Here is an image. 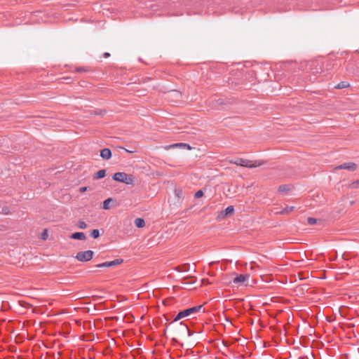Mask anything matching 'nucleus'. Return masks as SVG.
Here are the masks:
<instances>
[{
    "instance_id": "f257e3e1",
    "label": "nucleus",
    "mask_w": 359,
    "mask_h": 359,
    "mask_svg": "<svg viewBox=\"0 0 359 359\" xmlns=\"http://www.w3.org/2000/svg\"><path fill=\"white\" fill-rule=\"evenodd\" d=\"M112 179L114 181L122 182L127 185L133 186L135 184V177L132 174L118 172L113 175Z\"/></svg>"
},
{
    "instance_id": "f03ea898",
    "label": "nucleus",
    "mask_w": 359,
    "mask_h": 359,
    "mask_svg": "<svg viewBox=\"0 0 359 359\" xmlns=\"http://www.w3.org/2000/svg\"><path fill=\"white\" fill-rule=\"evenodd\" d=\"M229 162L231 164H235L237 165H241L243 167H246V168H256V167L261 166L264 164V161H253L245 160V159L240 158H238L235 160H231Z\"/></svg>"
},
{
    "instance_id": "7ed1b4c3",
    "label": "nucleus",
    "mask_w": 359,
    "mask_h": 359,
    "mask_svg": "<svg viewBox=\"0 0 359 359\" xmlns=\"http://www.w3.org/2000/svg\"><path fill=\"white\" fill-rule=\"evenodd\" d=\"M202 308V306H194L191 308H189L187 309H184L183 311H180L177 315L175 316L174 321H177L183 318L189 316L194 313L199 311Z\"/></svg>"
},
{
    "instance_id": "20e7f679",
    "label": "nucleus",
    "mask_w": 359,
    "mask_h": 359,
    "mask_svg": "<svg viewBox=\"0 0 359 359\" xmlns=\"http://www.w3.org/2000/svg\"><path fill=\"white\" fill-rule=\"evenodd\" d=\"M94 252L92 250L81 251L76 255V259L80 262H88L92 259Z\"/></svg>"
},
{
    "instance_id": "39448f33",
    "label": "nucleus",
    "mask_w": 359,
    "mask_h": 359,
    "mask_svg": "<svg viewBox=\"0 0 359 359\" xmlns=\"http://www.w3.org/2000/svg\"><path fill=\"white\" fill-rule=\"evenodd\" d=\"M123 262V260L122 259H116L113 261L105 262L97 264L95 266L97 268L111 267L114 266L121 264Z\"/></svg>"
},
{
    "instance_id": "423d86ee",
    "label": "nucleus",
    "mask_w": 359,
    "mask_h": 359,
    "mask_svg": "<svg viewBox=\"0 0 359 359\" xmlns=\"http://www.w3.org/2000/svg\"><path fill=\"white\" fill-rule=\"evenodd\" d=\"M234 212L233 206H228L224 210L219 212L217 215L218 219H224L228 215L232 214Z\"/></svg>"
},
{
    "instance_id": "0eeeda50",
    "label": "nucleus",
    "mask_w": 359,
    "mask_h": 359,
    "mask_svg": "<svg viewBox=\"0 0 359 359\" xmlns=\"http://www.w3.org/2000/svg\"><path fill=\"white\" fill-rule=\"evenodd\" d=\"M248 278H249V275L240 274L233 278V283L240 285L243 284Z\"/></svg>"
},
{
    "instance_id": "6e6552de",
    "label": "nucleus",
    "mask_w": 359,
    "mask_h": 359,
    "mask_svg": "<svg viewBox=\"0 0 359 359\" xmlns=\"http://www.w3.org/2000/svg\"><path fill=\"white\" fill-rule=\"evenodd\" d=\"M336 169H346L354 171L357 169V165L354 163H345L336 168Z\"/></svg>"
},
{
    "instance_id": "1a4fd4ad",
    "label": "nucleus",
    "mask_w": 359,
    "mask_h": 359,
    "mask_svg": "<svg viewBox=\"0 0 359 359\" xmlns=\"http://www.w3.org/2000/svg\"><path fill=\"white\" fill-rule=\"evenodd\" d=\"M100 156L104 160H109L111 157V151L109 149L105 148L100 151Z\"/></svg>"
},
{
    "instance_id": "9d476101",
    "label": "nucleus",
    "mask_w": 359,
    "mask_h": 359,
    "mask_svg": "<svg viewBox=\"0 0 359 359\" xmlns=\"http://www.w3.org/2000/svg\"><path fill=\"white\" fill-rule=\"evenodd\" d=\"M70 238L72 239H78V240L84 241L86 239V236L83 232H76V233L71 234Z\"/></svg>"
},
{
    "instance_id": "9b49d317",
    "label": "nucleus",
    "mask_w": 359,
    "mask_h": 359,
    "mask_svg": "<svg viewBox=\"0 0 359 359\" xmlns=\"http://www.w3.org/2000/svg\"><path fill=\"white\" fill-rule=\"evenodd\" d=\"M177 147H180V148H188V149H191L190 146L187 144H185V143H175V144H170L168 147H165L166 149H170V148H177Z\"/></svg>"
},
{
    "instance_id": "f8f14e48",
    "label": "nucleus",
    "mask_w": 359,
    "mask_h": 359,
    "mask_svg": "<svg viewBox=\"0 0 359 359\" xmlns=\"http://www.w3.org/2000/svg\"><path fill=\"white\" fill-rule=\"evenodd\" d=\"M135 224L138 228H142L145 226V222L142 218H137L135 219Z\"/></svg>"
},
{
    "instance_id": "ddd939ff",
    "label": "nucleus",
    "mask_w": 359,
    "mask_h": 359,
    "mask_svg": "<svg viewBox=\"0 0 359 359\" xmlns=\"http://www.w3.org/2000/svg\"><path fill=\"white\" fill-rule=\"evenodd\" d=\"M106 175V170L102 169V170H98L95 176H94V179H101V178H103L104 177H105Z\"/></svg>"
},
{
    "instance_id": "4468645a",
    "label": "nucleus",
    "mask_w": 359,
    "mask_h": 359,
    "mask_svg": "<svg viewBox=\"0 0 359 359\" xmlns=\"http://www.w3.org/2000/svg\"><path fill=\"white\" fill-rule=\"evenodd\" d=\"M113 201V198H108L107 199H106L104 202H103V204H102V208L104 210H109L110 209V206H109V204L110 203Z\"/></svg>"
},
{
    "instance_id": "2eb2a0df",
    "label": "nucleus",
    "mask_w": 359,
    "mask_h": 359,
    "mask_svg": "<svg viewBox=\"0 0 359 359\" xmlns=\"http://www.w3.org/2000/svg\"><path fill=\"white\" fill-rule=\"evenodd\" d=\"M294 208L293 206L287 207L285 208H283L282 210H280L279 212V213L281 215L288 214V213L291 212L294 210Z\"/></svg>"
},
{
    "instance_id": "dca6fc26",
    "label": "nucleus",
    "mask_w": 359,
    "mask_h": 359,
    "mask_svg": "<svg viewBox=\"0 0 359 359\" xmlns=\"http://www.w3.org/2000/svg\"><path fill=\"white\" fill-rule=\"evenodd\" d=\"M179 269L181 271H188L190 269L189 264H184L179 266Z\"/></svg>"
},
{
    "instance_id": "f3484780",
    "label": "nucleus",
    "mask_w": 359,
    "mask_h": 359,
    "mask_svg": "<svg viewBox=\"0 0 359 359\" xmlns=\"http://www.w3.org/2000/svg\"><path fill=\"white\" fill-rule=\"evenodd\" d=\"M90 236L93 237V238H97L100 236V231L98 229H93L91 232H90Z\"/></svg>"
},
{
    "instance_id": "a211bd4d",
    "label": "nucleus",
    "mask_w": 359,
    "mask_h": 359,
    "mask_svg": "<svg viewBox=\"0 0 359 359\" xmlns=\"http://www.w3.org/2000/svg\"><path fill=\"white\" fill-rule=\"evenodd\" d=\"M290 190L288 185H281L278 187V191L280 192H286Z\"/></svg>"
},
{
    "instance_id": "6ab92c4d",
    "label": "nucleus",
    "mask_w": 359,
    "mask_h": 359,
    "mask_svg": "<svg viewBox=\"0 0 359 359\" xmlns=\"http://www.w3.org/2000/svg\"><path fill=\"white\" fill-rule=\"evenodd\" d=\"M77 226L79 229H86L87 227V224H86V222L84 221L79 220L78 222Z\"/></svg>"
},
{
    "instance_id": "aec40b11",
    "label": "nucleus",
    "mask_w": 359,
    "mask_h": 359,
    "mask_svg": "<svg viewBox=\"0 0 359 359\" xmlns=\"http://www.w3.org/2000/svg\"><path fill=\"white\" fill-rule=\"evenodd\" d=\"M48 231H47V229H44V230L41 232L40 238H41L42 240L45 241V240H46V239L48 238Z\"/></svg>"
},
{
    "instance_id": "412c9836",
    "label": "nucleus",
    "mask_w": 359,
    "mask_h": 359,
    "mask_svg": "<svg viewBox=\"0 0 359 359\" xmlns=\"http://www.w3.org/2000/svg\"><path fill=\"white\" fill-rule=\"evenodd\" d=\"M180 325L182 326V329L184 330V331L187 332L189 336H191V333L188 326L186 325H183L182 323H181Z\"/></svg>"
},
{
    "instance_id": "4be33fe9",
    "label": "nucleus",
    "mask_w": 359,
    "mask_h": 359,
    "mask_svg": "<svg viewBox=\"0 0 359 359\" xmlns=\"http://www.w3.org/2000/svg\"><path fill=\"white\" fill-rule=\"evenodd\" d=\"M348 86V84H347L346 82H341L340 83H339L337 86V88H346Z\"/></svg>"
},
{
    "instance_id": "5701e85b",
    "label": "nucleus",
    "mask_w": 359,
    "mask_h": 359,
    "mask_svg": "<svg viewBox=\"0 0 359 359\" xmlns=\"http://www.w3.org/2000/svg\"><path fill=\"white\" fill-rule=\"evenodd\" d=\"M307 221H308V224L310 225H313L316 223V219L313 218V217H309Z\"/></svg>"
},
{
    "instance_id": "b1692460",
    "label": "nucleus",
    "mask_w": 359,
    "mask_h": 359,
    "mask_svg": "<svg viewBox=\"0 0 359 359\" xmlns=\"http://www.w3.org/2000/svg\"><path fill=\"white\" fill-rule=\"evenodd\" d=\"M203 196V192L202 190H198V191L196 192L194 196L197 198H201Z\"/></svg>"
},
{
    "instance_id": "393cba45",
    "label": "nucleus",
    "mask_w": 359,
    "mask_h": 359,
    "mask_svg": "<svg viewBox=\"0 0 359 359\" xmlns=\"http://www.w3.org/2000/svg\"><path fill=\"white\" fill-rule=\"evenodd\" d=\"M258 267H259V266L257 263H255V262L250 263V269L255 270L256 268H258Z\"/></svg>"
},
{
    "instance_id": "a878e982",
    "label": "nucleus",
    "mask_w": 359,
    "mask_h": 359,
    "mask_svg": "<svg viewBox=\"0 0 359 359\" xmlns=\"http://www.w3.org/2000/svg\"><path fill=\"white\" fill-rule=\"evenodd\" d=\"M351 185L353 188H359V180L353 182Z\"/></svg>"
},
{
    "instance_id": "bb28decb",
    "label": "nucleus",
    "mask_w": 359,
    "mask_h": 359,
    "mask_svg": "<svg viewBox=\"0 0 359 359\" xmlns=\"http://www.w3.org/2000/svg\"><path fill=\"white\" fill-rule=\"evenodd\" d=\"M175 194L176 196L180 198L181 194H182V191L181 190H178V189H175Z\"/></svg>"
},
{
    "instance_id": "cd10ccee",
    "label": "nucleus",
    "mask_w": 359,
    "mask_h": 359,
    "mask_svg": "<svg viewBox=\"0 0 359 359\" xmlns=\"http://www.w3.org/2000/svg\"><path fill=\"white\" fill-rule=\"evenodd\" d=\"M88 188L87 187H81V188L79 189V191H80V192H81V193H83V192L86 191L88 190Z\"/></svg>"
},
{
    "instance_id": "c85d7f7f",
    "label": "nucleus",
    "mask_w": 359,
    "mask_h": 359,
    "mask_svg": "<svg viewBox=\"0 0 359 359\" xmlns=\"http://www.w3.org/2000/svg\"><path fill=\"white\" fill-rule=\"evenodd\" d=\"M109 53H105L104 54V57H109Z\"/></svg>"
},
{
    "instance_id": "c756f323",
    "label": "nucleus",
    "mask_w": 359,
    "mask_h": 359,
    "mask_svg": "<svg viewBox=\"0 0 359 359\" xmlns=\"http://www.w3.org/2000/svg\"><path fill=\"white\" fill-rule=\"evenodd\" d=\"M77 71H78V72H81V71H83V69L79 68V69H77Z\"/></svg>"
}]
</instances>
